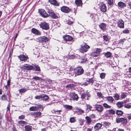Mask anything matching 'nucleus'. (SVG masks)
<instances>
[{
    "label": "nucleus",
    "instance_id": "nucleus-1",
    "mask_svg": "<svg viewBox=\"0 0 131 131\" xmlns=\"http://www.w3.org/2000/svg\"><path fill=\"white\" fill-rule=\"evenodd\" d=\"M74 71L75 75H79L83 73L84 70L81 67H80L75 68L74 70Z\"/></svg>",
    "mask_w": 131,
    "mask_h": 131
},
{
    "label": "nucleus",
    "instance_id": "nucleus-2",
    "mask_svg": "<svg viewBox=\"0 0 131 131\" xmlns=\"http://www.w3.org/2000/svg\"><path fill=\"white\" fill-rule=\"evenodd\" d=\"M37 41L41 43L42 44L47 42L49 40V39L46 36H42L39 37L36 39Z\"/></svg>",
    "mask_w": 131,
    "mask_h": 131
},
{
    "label": "nucleus",
    "instance_id": "nucleus-3",
    "mask_svg": "<svg viewBox=\"0 0 131 131\" xmlns=\"http://www.w3.org/2000/svg\"><path fill=\"white\" fill-rule=\"evenodd\" d=\"M91 94L89 92L86 91V92L82 93L81 95V98L82 100H89L91 97Z\"/></svg>",
    "mask_w": 131,
    "mask_h": 131
},
{
    "label": "nucleus",
    "instance_id": "nucleus-4",
    "mask_svg": "<svg viewBox=\"0 0 131 131\" xmlns=\"http://www.w3.org/2000/svg\"><path fill=\"white\" fill-rule=\"evenodd\" d=\"M40 27L43 29L47 30L49 28V25L46 22H41L39 24Z\"/></svg>",
    "mask_w": 131,
    "mask_h": 131
},
{
    "label": "nucleus",
    "instance_id": "nucleus-5",
    "mask_svg": "<svg viewBox=\"0 0 131 131\" xmlns=\"http://www.w3.org/2000/svg\"><path fill=\"white\" fill-rule=\"evenodd\" d=\"M101 52V49L96 48L95 51H93L91 53V56L94 57H97L99 55Z\"/></svg>",
    "mask_w": 131,
    "mask_h": 131
},
{
    "label": "nucleus",
    "instance_id": "nucleus-6",
    "mask_svg": "<svg viewBox=\"0 0 131 131\" xmlns=\"http://www.w3.org/2000/svg\"><path fill=\"white\" fill-rule=\"evenodd\" d=\"M39 12L40 15L42 17L46 18L49 17V15L45 10L42 9H39Z\"/></svg>",
    "mask_w": 131,
    "mask_h": 131
},
{
    "label": "nucleus",
    "instance_id": "nucleus-7",
    "mask_svg": "<svg viewBox=\"0 0 131 131\" xmlns=\"http://www.w3.org/2000/svg\"><path fill=\"white\" fill-rule=\"evenodd\" d=\"M61 10L62 12L67 13H69L71 10V9L66 6H63L61 7Z\"/></svg>",
    "mask_w": 131,
    "mask_h": 131
},
{
    "label": "nucleus",
    "instance_id": "nucleus-8",
    "mask_svg": "<svg viewBox=\"0 0 131 131\" xmlns=\"http://www.w3.org/2000/svg\"><path fill=\"white\" fill-rule=\"evenodd\" d=\"M48 12L49 13V16L50 17L53 19H56L58 18V16L53 12H51L50 10H48Z\"/></svg>",
    "mask_w": 131,
    "mask_h": 131
},
{
    "label": "nucleus",
    "instance_id": "nucleus-9",
    "mask_svg": "<svg viewBox=\"0 0 131 131\" xmlns=\"http://www.w3.org/2000/svg\"><path fill=\"white\" fill-rule=\"evenodd\" d=\"M89 48L90 47L88 45L85 44L80 49V52L82 53L86 52Z\"/></svg>",
    "mask_w": 131,
    "mask_h": 131
},
{
    "label": "nucleus",
    "instance_id": "nucleus-10",
    "mask_svg": "<svg viewBox=\"0 0 131 131\" xmlns=\"http://www.w3.org/2000/svg\"><path fill=\"white\" fill-rule=\"evenodd\" d=\"M41 113L40 112H32L30 114V115L33 117L37 118L41 116Z\"/></svg>",
    "mask_w": 131,
    "mask_h": 131
},
{
    "label": "nucleus",
    "instance_id": "nucleus-11",
    "mask_svg": "<svg viewBox=\"0 0 131 131\" xmlns=\"http://www.w3.org/2000/svg\"><path fill=\"white\" fill-rule=\"evenodd\" d=\"M117 24L118 26L121 28H124V21L121 19H119L117 22Z\"/></svg>",
    "mask_w": 131,
    "mask_h": 131
},
{
    "label": "nucleus",
    "instance_id": "nucleus-12",
    "mask_svg": "<svg viewBox=\"0 0 131 131\" xmlns=\"http://www.w3.org/2000/svg\"><path fill=\"white\" fill-rule=\"evenodd\" d=\"M70 96L73 100H75L77 101L79 98L77 94L75 93H72L70 94Z\"/></svg>",
    "mask_w": 131,
    "mask_h": 131
},
{
    "label": "nucleus",
    "instance_id": "nucleus-13",
    "mask_svg": "<svg viewBox=\"0 0 131 131\" xmlns=\"http://www.w3.org/2000/svg\"><path fill=\"white\" fill-rule=\"evenodd\" d=\"M95 109L98 112H101L103 110V106L100 105H96L95 107Z\"/></svg>",
    "mask_w": 131,
    "mask_h": 131
},
{
    "label": "nucleus",
    "instance_id": "nucleus-14",
    "mask_svg": "<svg viewBox=\"0 0 131 131\" xmlns=\"http://www.w3.org/2000/svg\"><path fill=\"white\" fill-rule=\"evenodd\" d=\"M23 67L24 69L28 70H33V66L31 65L25 64L24 65H23Z\"/></svg>",
    "mask_w": 131,
    "mask_h": 131
},
{
    "label": "nucleus",
    "instance_id": "nucleus-15",
    "mask_svg": "<svg viewBox=\"0 0 131 131\" xmlns=\"http://www.w3.org/2000/svg\"><path fill=\"white\" fill-rule=\"evenodd\" d=\"M102 125L100 123H97L94 126V129L95 131H98L101 129Z\"/></svg>",
    "mask_w": 131,
    "mask_h": 131
},
{
    "label": "nucleus",
    "instance_id": "nucleus-16",
    "mask_svg": "<svg viewBox=\"0 0 131 131\" xmlns=\"http://www.w3.org/2000/svg\"><path fill=\"white\" fill-rule=\"evenodd\" d=\"M64 39L66 41H71L73 40V38L69 35H66L63 37Z\"/></svg>",
    "mask_w": 131,
    "mask_h": 131
},
{
    "label": "nucleus",
    "instance_id": "nucleus-17",
    "mask_svg": "<svg viewBox=\"0 0 131 131\" xmlns=\"http://www.w3.org/2000/svg\"><path fill=\"white\" fill-rule=\"evenodd\" d=\"M100 9L102 12H105L106 10V7L105 4L102 3L100 6Z\"/></svg>",
    "mask_w": 131,
    "mask_h": 131
},
{
    "label": "nucleus",
    "instance_id": "nucleus-18",
    "mask_svg": "<svg viewBox=\"0 0 131 131\" xmlns=\"http://www.w3.org/2000/svg\"><path fill=\"white\" fill-rule=\"evenodd\" d=\"M31 31L33 33L37 35H40L41 33L38 30L35 28H32L31 29Z\"/></svg>",
    "mask_w": 131,
    "mask_h": 131
},
{
    "label": "nucleus",
    "instance_id": "nucleus-19",
    "mask_svg": "<svg viewBox=\"0 0 131 131\" xmlns=\"http://www.w3.org/2000/svg\"><path fill=\"white\" fill-rule=\"evenodd\" d=\"M118 6L121 8H124L126 6V4L122 2H119L118 3Z\"/></svg>",
    "mask_w": 131,
    "mask_h": 131
},
{
    "label": "nucleus",
    "instance_id": "nucleus-20",
    "mask_svg": "<svg viewBox=\"0 0 131 131\" xmlns=\"http://www.w3.org/2000/svg\"><path fill=\"white\" fill-rule=\"evenodd\" d=\"M32 126L30 125H26L25 126V131H32Z\"/></svg>",
    "mask_w": 131,
    "mask_h": 131
},
{
    "label": "nucleus",
    "instance_id": "nucleus-21",
    "mask_svg": "<svg viewBox=\"0 0 131 131\" xmlns=\"http://www.w3.org/2000/svg\"><path fill=\"white\" fill-rule=\"evenodd\" d=\"M106 25L104 23H101L99 25V27L103 30H105Z\"/></svg>",
    "mask_w": 131,
    "mask_h": 131
},
{
    "label": "nucleus",
    "instance_id": "nucleus-22",
    "mask_svg": "<svg viewBox=\"0 0 131 131\" xmlns=\"http://www.w3.org/2000/svg\"><path fill=\"white\" fill-rule=\"evenodd\" d=\"M18 57L20 60L21 61L26 60L28 58L27 57L25 56L24 55H20L18 56Z\"/></svg>",
    "mask_w": 131,
    "mask_h": 131
},
{
    "label": "nucleus",
    "instance_id": "nucleus-23",
    "mask_svg": "<svg viewBox=\"0 0 131 131\" xmlns=\"http://www.w3.org/2000/svg\"><path fill=\"white\" fill-rule=\"evenodd\" d=\"M106 100L110 103H113L114 101V99L111 96H108L105 97Z\"/></svg>",
    "mask_w": 131,
    "mask_h": 131
},
{
    "label": "nucleus",
    "instance_id": "nucleus-24",
    "mask_svg": "<svg viewBox=\"0 0 131 131\" xmlns=\"http://www.w3.org/2000/svg\"><path fill=\"white\" fill-rule=\"evenodd\" d=\"M49 2L51 4L55 6H58L59 5L56 0H49Z\"/></svg>",
    "mask_w": 131,
    "mask_h": 131
},
{
    "label": "nucleus",
    "instance_id": "nucleus-25",
    "mask_svg": "<svg viewBox=\"0 0 131 131\" xmlns=\"http://www.w3.org/2000/svg\"><path fill=\"white\" fill-rule=\"evenodd\" d=\"M33 70L36 71H40V67L37 64L33 66Z\"/></svg>",
    "mask_w": 131,
    "mask_h": 131
},
{
    "label": "nucleus",
    "instance_id": "nucleus-26",
    "mask_svg": "<svg viewBox=\"0 0 131 131\" xmlns=\"http://www.w3.org/2000/svg\"><path fill=\"white\" fill-rule=\"evenodd\" d=\"M87 60L86 58L85 57H81L79 59V61L81 63H85Z\"/></svg>",
    "mask_w": 131,
    "mask_h": 131
},
{
    "label": "nucleus",
    "instance_id": "nucleus-27",
    "mask_svg": "<svg viewBox=\"0 0 131 131\" xmlns=\"http://www.w3.org/2000/svg\"><path fill=\"white\" fill-rule=\"evenodd\" d=\"M42 97L41 99L44 101H46L47 100L49 99V97L48 95H47L45 94H42Z\"/></svg>",
    "mask_w": 131,
    "mask_h": 131
},
{
    "label": "nucleus",
    "instance_id": "nucleus-28",
    "mask_svg": "<svg viewBox=\"0 0 131 131\" xmlns=\"http://www.w3.org/2000/svg\"><path fill=\"white\" fill-rule=\"evenodd\" d=\"M85 119L86 120V123L87 124L89 125L91 123V118L89 116H86Z\"/></svg>",
    "mask_w": 131,
    "mask_h": 131
},
{
    "label": "nucleus",
    "instance_id": "nucleus-29",
    "mask_svg": "<svg viewBox=\"0 0 131 131\" xmlns=\"http://www.w3.org/2000/svg\"><path fill=\"white\" fill-rule=\"evenodd\" d=\"M75 3L77 6H81L82 5L81 0H75Z\"/></svg>",
    "mask_w": 131,
    "mask_h": 131
},
{
    "label": "nucleus",
    "instance_id": "nucleus-30",
    "mask_svg": "<svg viewBox=\"0 0 131 131\" xmlns=\"http://www.w3.org/2000/svg\"><path fill=\"white\" fill-rule=\"evenodd\" d=\"M104 54L105 56L107 58H110L112 55V53L109 51L105 53Z\"/></svg>",
    "mask_w": 131,
    "mask_h": 131
},
{
    "label": "nucleus",
    "instance_id": "nucleus-31",
    "mask_svg": "<svg viewBox=\"0 0 131 131\" xmlns=\"http://www.w3.org/2000/svg\"><path fill=\"white\" fill-rule=\"evenodd\" d=\"M123 102H118L116 103V105L119 108H121L123 106Z\"/></svg>",
    "mask_w": 131,
    "mask_h": 131
},
{
    "label": "nucleus",
    "instance_id": "nucleus-32",
    "mask_svg": "<svg viewBox=\"0 0 131 131\" xmlns=\"http://www.w3.org/2000/svg\"><path fill=\"white\" fill-rule=\"evenodd\" d=\"M28 90L27 88H23L20 89L19 90V92L20 93H23L26 91H27Z\"/></svg>",
    "mask_w": 131,
    "mask_h": 131
},
{
    "label": "nucleus",
    "instance_id": "nucleus-33",
    "mask_svg": "<svg viewBox=\"0 0 131 131\" xmlns=\"http://www.w3.org/2000/svg\"><path fill=\"white\" fill-rule=\"evenodd\" d=\"M18 124L20 125L23 126L24 124H27V123L26 122L21 120L19 121L18 122Z\"/></svg>",
    "mask_w": 131,
    "mask_h": 131
},
{
    "label": "nucleus",
    "instance_id": "nucleus-34",
    "mask_svg": "<svg viewBox=\"0 0 131 131\" xmlns=\"http://www.w3.org/2000/svg\"><path fill=\"white\" fill-rule=\"evenodd\" d=\"M29 110L31 111H38L37 108L35 106H32L30 108Z\"/></svg>",
    "mask_w": 131,
    "mask_h": 131
},
{
    "label": "nucleus",
    "instance_id": "nucleus-35",
    "mask_svg": "<svg viewBox=\"0 0 131 131\" xmlns=\"http://www.w3.org/2000/svg\"><path fill=\"white\" fill-rule=\"evenodd\" d=\"M35 106L37 108V109L38 110L39 109L42 108L43 107L42 105L40 104H36V106Z\"/></svg>",
    "mask_w": 131,
    "mask_h": 131
},
{
    "label": "nucleus",
    "instance_id": "nucleus-36",
    "mask_svg": "<svg viewBox=\"0 0 131 131\" xmlns=\"http://www.w3.org/2000/svg\"><path fill=\"white\" fill-rule=\"evenodd\" d=\"M64 107L67 110H69L72 108V107L70 105H64Z\"/></svg>",
    "mask_w": 131,
    "mask_h": 131
},
{
    "label": "nucleus",
    "instance_id": "nucleus-37",
    "mask_svg": "<svg viewBox=\"0 0 131 131\" xmlns=\"http://www.w3.org/2000/svg\"><path fill=\"white\" fill-rule=\"evenodd\" d=\"M116 113L118 115H121L123 114V112L121 110H117Z\"/></svg>",
    "mask_w": 131,
    "mask_h": 131
},
{
    "label": "nucleus",
    "instance_id": "nucleus-38",
    "mask_svg": "<svg viewBox=\"0 0 131 131\" xmlns=\"http://www.w3.org/2000/svg\"><path fill=\"white\" fill-rule=\"evenodd\" d=\"M122 124H125L127 123V121L126 119L122 118L121 122Z\"/></svg>",
    "mask_w": 131,
    "mask_h": 131
},
{
    "label": "nucleus",
    "instance_id": "nucleus-39",
    "mask_svg": "<svg viewBox=\"0 0 131 131\" xmlns=\"http://www.w3.org/2000/svg\"><path fill=\"white\" fill-rule=\"evenodd\" d=\"M75 86V85L74 84H71L67 85L66 86V87L68 88H70V89H71L73 88Z\"/></svg>",
    "mask_w": 131,
    "mask_h": 131
},
{
    "label": "nucleus",
    "instance_id": "nucleus-40",
    "mask_svg": "<svg viewBox=\"0 0 131 131\" xmlns=\"http://www.w3.org/2000/svg\"><path fill=\"white\" fill-rule=\"evenodd\" d=\"M92 108V106L88 104L86 105V109L88 112L91 110V108Z\"/></svg>",
    "mask_w": 131,
    "mask_h": 131
},
{
    "label": "nucleus",
    "instance_id": "nucleus-41",
    "mask_svg": "<svg viewBox=\"0 0 131 131\" xmlns=\"http://www.w3.org/2000/svg\"><path fill=\"white\" fill-rule=\"evenodd\" d=\"M32 79L38 81H41L42 80L41 78L37 76L34 77L32 78Z\"/></svg>",
    "mask_w": 131,
    "mask_h": 131
},
{
    "label": "nucleus",
    "instance_id": "nucleus-42",
    "mask_svg": "<svg viewBox=\"0 0 131 131\" xmlns=\"http://www.w3.org/2000/svg\"><path fill=\"white\" fill-rule=\"evenodd\" d=\"M113 96L116 100H118L119 99V96L117 94H114Z\"/></svg>",
    "mask_w": 131,
    "mask_h": 131
},
{
    "label": "nucleus",
    "instance_id": "nucleus-43",
    "mask_svg": "<svg viewBox=\"0 0 131 131\" xmlns=\"http://www.w3.org/2000/svg\"><path fill=\"white\" fill-rule=\"evenodd\" d=\"M122 117L119 118L117 117L116 118V121L117 123H119L121 122Z\"/></svg>",
    "mask_w": 131,
    "mask_h": 131
},
{
    "label": "nucleus",
    "instance_id": "nucleus-44",
    "mask_svg": "<svg viewBox=\"0 0 131 131\" xmlns=\"http://www.w3.org/2000/svg\"><path fill=\"white\" fill-rule=\"evenodd\" d=\"M1 98L2 100L4 101L5 100H7V96L6 95L4 94L2 96Z\"/></svg>",
    "mask_w": 131,
    "mask_h": 131
},
{
    "label": "nucleus",
    "instance_id": "nucleus-45",
    "mask_svg": "<svg viewBox=\"0 0 131 131\" xmlns=\"http://www.w3.org/2000/svg\"><path fill=\"white\" fill-rule=\"evenodd\" d=\"M105 73H102L100 74V77L101 79H103L105 77Z\"/></svg>",
    "mask_w": 131,
    "mask_h": 131
},
{
    "label": "nucleus",
    "instance_id": "nucleus-46",
    "mask_svg": "<svg viewBox=\"0 0 131 131\" xmlns=\"http://www.w3.org/2000/svg\"><path fill=\"white\" fill-rule=\"evenodd\" d=\"M103 37V38L106 41H109V38L106 35H104Z\"/></svg>",
    "mask_w": 131,
    "mask_h": 131
},
{
    "label": "nucleus",
    "instance_id": "nucleus-47",
    "mask_svg": "<svg viewBox=\"0 0 131 131\" xmlns=\"http://www.w3.org/2000/svg\"><path fill=\"white\" fill-rule=\"evenodd\" d=\"M108 112L110 114L112 115H113L115 113V111L113 110H109L108 111Z\"/></svg>",
    "mask_w": 131,
    "mask_h": 131
},
{
    "label": "nucleus",
    "instance_id": "nucleus-48",
    "mask_svg": "<svg viewBox=\"0 0 131 131\" xmlns=\"http://www.w3.org/2000/svg\"><path fill=\"white\" fill-rule=\"evenodd\" d=\"M88 81L89 83H91V84H92L94 82V80L93 78L88 79Z\"/></svg>",
    "mask_w": 131,
    "mask_h": 131
},
{
    "label": "nucleus",
    "instance_id": "nucleus-49",
    "mask_svg": "<svg viewBox=\"0 0 131 131\" xmlns=\"http://www.w3.org/2000/svg\"><path fill=\"white\" fill-rule=\"evenodd\" d=\"M104 107L106 108H111V106L110 105H108L106 103H104L103 104Z\"/></svg>",
    "mask_w": 131,
    "mask_h": 131
},
{
    "label": "nucleus",
    "instance_id": "nucleus-50",
    "mask_svg": "<svg viewBox=\"0 0 131 131\" xmlns=\"http://www.w3.org/2000/svg\"><path fill=\"white\" fill-rule=\"evenodd\" d=\"M70 121L71 123H73L76 121V120L74 117H71L70 118Z\"/></svg>",
    "mask_w": 131,
    "mask_h": 131
},
{
    "label": "nucleus",
    "instance_id": "nucleus-51",
    "mask_svg": "<svg viewBox=\"0 0 131 131\" xmlns=\"http://www.w3.org/2000/svg\"><path fill=\"white\" fill-rule=\"evenodd\" d=\"M77 110L79 112L80 114L82 113H84V111L83 110H82L81 108H78L77 109Z\"/></svg>",
    "mask_w": 131,
    "mask_h": 131
},
{
    "label": "nucleus",
    "instance_id": "nucleus-52",
    "mask_svg": "<svg viewBox=\"0 0 131 131\" xmlns=\"http://www.w3.org/2000/svg\"><path fill=\"white\" fill-rule=\"evenodd\" d=\"M42 94L40 95H38V96H35V98L36 99H42Z\"/></svg>",
    "mask_w": 131,
    "mask_h": 131
},
{
    "label": "nucleus",
    "instance_id": "nucleus-53",
    "mask_svg": "<svg viewBox=\"0 0 131 131\" xmlns=\"http://www.w3.org/2000/svg\"><path fill=\"white\" fill-rule=\"evenodd\" d=\"M127 96V94L126 93H123L122 94L121 96V98L122 99L125 98Z\"/></svg>",
    "mask_w": 131,
    "mask_h": 131
},
{
    "label": "nucleus",
    "instance_id": "nucleus-54",
    "mask_svg": "<svg viewBox=\"0 0 131 131\" xmlns=\"http://www.w3.org/2000/svg\"><path fill=\"white\" fill-rule=\"evenodd\" d=\"M108 4L112 5L113 4V0H108Z\"/></svg>",
    "mask_w": 131,
    "mask_h": 131
},
{
    "label": "nucleus",
    "instance_id": "nucleus-55",
    "mask_svg": "<svg viewBox=\"0 0 131 131\" xmlns=\"http://www.w3.org/2000/svg\"><path fill=\"white\" fill-rule=\"evenodd\" d=\"M129 30L127 29H126L125 30L123 31V32L124 33L127 34L129 33Z\"/></svg>",
    "mask_w": 131,
    "mask_h": 131
},
{
    "label": "nucleus",
    "instance_id": "nucleus-56",
    "mask_svg": "<svg viewBox=\"0 0 131 131\" xmlns=\"http://www.w3.org/2000/svg\"><path fill=\"white\" fill-rule=\"evenodd\" d=\"M97 95L98 96H99V97H100L101 98H103V95L100 92L99 93L98 92L97 93Z\"/></svg>",
    "mask_w": 131,
    "mask_h": 131
},
{
    "label": "nucleus",
    "instance_id": "nucleus-57",
    "mask_svg": "<svg viewBox=\"0 0 131 131\" xmlns=\"http://www.w3.org/2000/svg\"><path fill=\"white\" fill-rule=\"evenodd\" d=\"M46 82L49 84H51L52 83V80L49 79H47L46 80Z\"/></svg>",
    "mask_w": 131,
    "mask_h": 131
},
{
    "label": "nucleus",
    "instance_id": "nucleus-58",
    "mask_svg": "<svg viewBox=\"0 0 131 131\" xmlns=\"http://www.w3.org/2000/svg\"><path fill=\"white\" fill-rule=\"evenodd\" d=\"M25 116L24 115H21L19 116L18 118L20 119H23L24 118Z\"/></svg>",
    "mask_w": 131,
    "mask_h": 131
},
{
    "label": "nucleus",
    "instance_id": "nucleus-59",
    "mask_svg": "<svg viewBox=\"0 0 131 131\" xmlns=\"http://www.w3.org/2000/svg\"><path fill=\"white\" fill-rule=\"evenodd\" d=\"M125 107L129 109L131 108V105L129 104H126L125 106Z\"/></svg>",
    "mask_w": 131,
    "mask_h": 131
},
{
    "label": "nucleus",
    "instance_id": "nucleus-60",
    "mask_svg": "<svg viewBox=\"0 0 131 131\" xmlns=\"http://www.w3.org/2000/svg\"><path fill=\"white\" fill-rule=\"evenodd\" d=\"M90 17L93 20V21H95V16L93 15V14H91L90 15Z\"/></svg>",
    "mask_w": 131,
    "mask_h": 131
},
{
    "label": "nucleus",
    "instance_id": "nucleus-61",
    "mask_svg": "<svg viewBox=\"0 0 131 131\" xmlns=\"http://www.w3.org/2000/svg\"><path fill=\"white\" fill-rule=\"evenodd\" d=\"M79 121L80 124V125H82L83 124V121L82 119H80Z\"/></svg>",
    "mask_w": 131,
    "mask_h": 131
},
{
    "label": "nucleus",
    "instance_id": "nucleus-62",
    "mask_svg": "<svg viewBox=\"0 0 131 131\" xmlns=\"http://www.w3.org/2000/svg\"><path fill=\"white\" fill-rule=\"evenodd\" d=\"M34 54L36 55V57H37V58H38L39 57V53L38 52H37V53L36 54H35L34 53Z\"/></svg>",
    "mask_w": 131,
    "mask_h": 131
},
{
    "label": "nucleus",
    "instance_id": "nucleus-63",
    "mask_svg": "<svg viewBox=\"0 0 131 131\" xmlns=\"http://www.w3.org/2000/svg\"><path fill=\"white\" fill-rule=\"evenodd\" d=\"M128 5L129 8L131 9V2H130L128 3Z\"/></svg>",
    "mask_w": 131,
    "mask_h": 131
},
{
    "label": "nucleus",
    "instance_id": "nucleus-64",
    "mask_svg": "<svg viewBox=\"0 0 131 131\" xmlns=\"http://www.w3.org/2000/svg\"><path fill=\"white\" fill-rule=\"evenodd\" d=\"M91 118H93L95 117V115L94 114H92L91 115L90 117Z\"/></svg>",
    "mask_w": 131,
    "mask_h": 131
}]
</instances>
